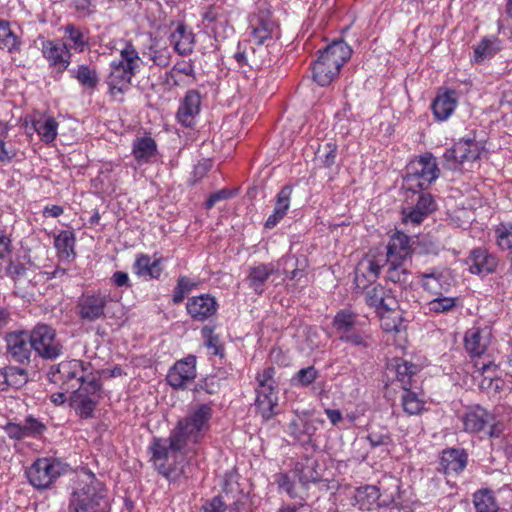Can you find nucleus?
<instances>
[{
	"mask_svg": "<svg viewBox=\"0 0 512 512\" xmlns=\"http://www.w3.org/2000/svg\"><path fill=\"white\" fill-rule=\"evenodd\" d=\"M133 270L140 277L155 279L159 278L162 273L160 260L151 261V258L146 254H141L136 258Z\"/></svg>",
	"mask_w": 512,
	"mask_h": 512,
	"instance_id": "34",
	"label": "nucleus"
},
{
	"mask_svg": "<svg viewBox=\"0 0 512 512\" xmlns=\"http://www.w3.org/2000/svg\"><path fill=\"white\" fill-rule=\"evenodd\" d=\"M500 50V41L495 38H483L474 48V61L481 63L490 59Z\"/></svg>",
	"mask_w": 512,
	"mask_h": 512,
	"instance_id": "40",
	"label": "nucleus"
},
{
	"mask_svg": "<svg viewBox=\"0 0 512 512\" xmlns=\"http://www.w3.org/2000/svg\"><path fill=\"white\" fill-rule=\"evenodd\" d=\"M339 338L340 340L345 341L347 343H351L352 345L355 346H366L364 336L361 333L355 331V329H352L349 332L341 334Z\"/></svg>",
	"mask_w": 512,
	"mask_h": 512,
	"instance_id": "61",
	"label": "nucleus"
},
{
	"mask_svg": "<svg viewBox=\"0 0 512 512\" xmlns=\"http://www.w3.org/2000/svg\"><path fill=\"white\" fill-rule=\"evenodd\" d=\"M280 264L283 265L284 273L290 272V279L300 281L303 277H305V258L298 259L294 255H286L280 260Z\"/></svg>",
	"mask_w": 512,
	"mask_h": 512,
	"instance_id": "44",
	"label": "nucleus"
},
{
	"mask_svg": "<svg viewBox=\"0 0 512 512\" xmlns=\"http://www.w3.org/2000/svg\"><path fill=\"white\" fill-rule=\"evenodd\" d=\"M257 47H249V66L253 69H260L270 63L268 58V45L256 44Z\"/></svg>",
	"mask_w": 512,
	"mask_h": 512,
	"instance_id": "49",
	"label": "nucleus"
},
{
	"mask_svg": "<svg viewBox=\"0 0 512 512\" xmlns=\"http://www.w3.org/2000/svg\"><path fill=\"white\" fill-rule=\"evenodd\" d=\"M196 377V357L189 355L177 361L167 374V382L176 389L186 388Z\"/></svg>",
	"mask_w": 512,
	"mask_h": 512,
	"instance_id": "14",
	"label": "nucleus"
},
{
	"mask_svg": "<svg viewBox=\"0 0 512 512\" xmlns=\"http://www.w3.org/2000/svg\"><path fill=\"white\" fill-rule=\"evenodd\" d=\"M366 302L369 306L382 310H394L396 301L392 297L386 296L385 289L380 286H373L366 292Z\"/></svg>",
	"mask_w": 512,
	"mask_h": 512,
	"instance_id": "35",
	"label": "nucleus"
},
{
	"mask_svg": "<svg viewBox=\"0 0 512 512\" xmlns=\"http://www.w3.org/2000/svg\"><path fill=\"white\" fill-rule=\"evenodd\" d=\"M319 464L316 460L307 459L304 464H302L298 477L300 483L307 487L309 484L322 482V475L318 471Z\"/></svg>",
	"mask_w": 512,
	"mask_h": 512,
	"instance_id": "43",
	"label": "nucleus"
},
{
	"mask_svg": "<svg viewBox=\"0 0 512 512\" xmlns=\"http://www.w3.org/2000/svg\"><path fill=\"white\" fill-rule=\"evenodd\" d=\"M65 470V466L55 458H39L27 469L26 475L33 487L47 489Z\"/></svg>",
	"mask_w": 512,
	"mask_h": 512,
	"instance_id": "11",
	"label": "nucleus"
},
{
	"mask_svg": "<svg viewBox=\"0 0 512 512\" xmlns=\"http://www.w3.org/2000/svg\"><path fill=\"white\" fill-rule=\"evenodd\" d=\"M415 206L427 216L436 210L435 201L429 193H421Z\"/></svg>",
	"mask_w": 512,
	"mask_h": 512,
	"instance_id": "59",
	"label": "nucleus"
},
{
	"mask_svg": "<svg viewBox=\"0 0 512 512\" xmlns=\"http://www.w3.org/2000/svg\"><path fill=\"white\" fill-rule=\"evenodd\" d=\"M32 127L45 143H51L57 136L58 123L53 117H40L32 121Z\"/></svg>",
	"mask_w": 512,
	"mask_h": 512,
	"instance_id": "37",
	"label": "nucleus"
},
{
	"mask_svg": "<svg viewBox=\"0 0 512 512\" xmlns=\"http://www.w3.org/2000/svg\"><path fill=\"white\" fill-rule=\"evenodd\" d=\"M119 54L120 58L113 60L111 65L135 76L140 70L142 59L132 42L124 41L119 49Z\"/></svg>",
	"mask_w": 512,
	"mask_h": 512,
	"instance_id": "18",
	"label": "nucleus"
},
{
	"mask_svg": "<svg viewBox=\"0 0 512 512\" xmlns=\"http://www.w3.org/2000/svg\"><path fill=\"white\" fill-rule=\"evenodd\" d=\"M194 286L195 283L189 278L185 276L179 277L177 285L173 291V302L175 304L181 303L185 298V295L189 293Z\"/></svg>",
	"mask_w": 512,
	"mask_h": 512,
	"instance_id": "57",
	"label": "nucleus"
},
{
	"mask_svg": "<svg viewBox=\"0 0 512 512\" xmlns=\"http://www.w3.org/2000/svg\"><path fill=\"white\" fill-rule=\"evenodd\" d=\"M497 246L502 250L512 249V223L501 222L494 229Z\"/></svg>",
	"mask_w": 512,
	"mask_h": 512,
	"instance_id": "48",
	"label": "nucleus"
},
{
	"mask_svg": "<svg viewBox=\"0 0 512 512\" xmlns=\"http://www.w3.org/2000/svg\"><path fill=\"white\" fill-rule=\"evenodd\" d=\"M41 50L44 58L49 62L50 66L56 68L57 72L62 73L70 65L71 53L68 50L67 43L44 40Z\"/></svg>",
	"mask_w": 512,
	"mask_h": 512,
	"instance_id": "15",
	"label": "nucleus"
},
{
	"mask_svg": "<svg viewBox=\"0 0 512 512\" xmlns=\"http://www.w3.org/2000/svg\"><path fill=\"white\" fill-rule=\"evenodd\" d=\"M419 277L422 281V287L434 295L441 294L440 292V278L441 273L432 269L430 272H421Z\"/></svg>",
	"mask_w": 512,
	"mask_h": 512,
	"instance_id": "52",
	"label": "nucleus"
},
{
	"mask_svg": "<svg viewBox=\"0 0 512 512\" xmlns=\"http://www.w3.org/2000/svg\"><path fill=\"white\" fill-rule=\"evenodd\" d=\"M72 77H74L79 84L87 89H95L99 83V76L96 69L91 68L88 65H79L77 69L71 71Z\"/></svg>",
	"mask_w": 512,
	"mask_h": 512,
	"instance_id": "41",
	"label": "nucleus"
},
{
	"mask_svg": "<svg viewBox=\"0 0 512 512\" xmlns=\"http://www.w3.org/2000/svg\"><path fill=\"white\" fill-rule=\"evenodd\" d=\"M429 310L435 313H443L450 311L455 307V298L438 297L428 303Z\"/></svg>",
	"mask_w": 512,
	"mask_h": 512,
	"instance_id": "58",
	"label": "nucleus"
},
{
	"mask_svg": "<svg viewBox=\"0 0 512 512\" xmlns=\"http://www.w3.org/2000/svg\"><path fill=\"white\" fill-rule=\"evenodd\" d=\"M132 154L139 164L150 162L157 154V145L151 137L137 138L133 142Z\"/></svg>",
	"mask_w": 512,
	"mask_h": 512,
	"instance_id": "31",
	"label": "nucleus"
},
{
	"mask_svg": "<svg viewBox=\"0 0 512 512\" xmlns=\"http://www.w3.org/2000/svg\"><path fill=\"white\" fill-rule=\"evenodd\" d=\"M380 269L381 266L374 260L363 261L355 272V280L359 282L361 276L367 278L368 281H374L378 277Z\"/></svg>",
	"mask_w": 512,
	"mask_h": 512,
	"instance_id": "51",
	"label": "nucleus"
},
{
	"mask_svg": "<svg viewBox=\"0 0 512 512\" xmlns=\"http://www.w3.org/2000/svg\"><path fill=\"white\" fill-rule=\"evenodd\" d=\"M316 429L313 420L301 415H296L288 424L290 435L299 440L303 437L311 438Z\"/></svg>",
	"mask_w": 512,
	"mask_h": 512,
	"instance_id": "36",
	"label": "nucleus"
},
{
	"mask_svg": "<svg viewBox=\"0 0 512 512\" xmlns=\"http://www.w3.org/2000/svg\"><path fill=\"white\" fill-rule=\"evenodd\" d=\"M493 421L494 415L480 406L469 408L463 416L464 429L468 432L482 431Z\"/></svg>",
	"mask_w": 512,
	"mask_h": 512,
	"instance_id": "21",
	"label": "nucleus"
},
{
	"mask_svg": "<svg viewBox=\"0 0 512 512\" xmlns=\"http://www.w3.org/2000/svg\"><path fill=\"white\" fill-rule=\"evenodd\" d=\"M381 327L385 332H400L403 328L400 313L384 310L381 314Z\"/></svg>",
	"mask_w": 512,
	"mask_h": 512,
	"instance_id": "50",
	"label": "nucleus"
},
{
	"mask_svg": "<svg viewBox=\"0 0 512 512\" xmlns=\"http://www.w3.org/2000/svg\"><path fill=\"white\" fill-rule=\"evenodd\" d=\"M187 445L172 434L168 438H155L149 449L155 469L170 482L187 478V460L183 453Z\"/></svg>",
	"mask_w": 512,
	"mask_h": 512,
	"instance_id": "1",
	"label": "nucleus"
},
{
	"mask_svg": "<svg viewBox=\"0 0 512 512\" xmlns=\"http://www.w3.org/2000/svg\"><path fill=\"white\" fill-rule=\"evenodd\" d=\"M143 56L148 57L154 65L166 68L171 63L172 53L167 45L154 40L143 52Z\"/></svg>",
	"mask_w": 512,
	"mask_h": 512,
	"instance_id": "33",
	"label": "nucleus"
},
{
	"mask_svg": "<svg viewBox=\"0 0 512 512\" xmlns=\"http://www.w3.org/2000/svg\"><path fill=\"white\" fill-rule=\"evenodd\" d=\"M320 55L312 67L313 79L320 86L329 85L339 74L341 67L351 55V47L342 40H337L319 51Z\"/></svg>",
	"mask_w": 512,
	"mask_h": 512,
	"instance_id": "2",
	"label": "nucleus"
},
{
	"mask_svg": "<svg viewBox=\"0 0 512 512\" xmlns=\"http://www.w3.org/2000/svg\"><path fill=\"white\" fill-rule=\"evenodd\" d=\"M489 338L490 332L488 330L472 327L465 333V349L472 356H480L487 349Z\"/></svg>",
	"mask_w": 512,
	"mask_h": 512,
	"instance_id": "22",
	"label": "nucleus"
},
{
	"mask_svg": "<svg viewBox=\"0 0 512 512\" xmlns=\"http://www.w3.org/2000/svg\"><path fill=\"white\" fill-rule=\"evenodd\" d=\"M64 32L65 41L63 43H67L69 51L70 49H74L75 51L83 52L84 49L88 47L89 39L79 27L68 24L64 27Z\"/></svg>",
	"mask_w": 512,
	"mask_h": 512,
	"instance_id": "39",
	"label": "nucleus"
},
{
	"mask_svg": "<svg viewBox=\"0 0 512 512\" xmlns=\"http://www.w3.org/2000/svg\"><path fill=\"white\" fill-rule=\"evenodd\" d=\"M469 270L473 274L487 275L497 267V259L486 250L478 248L471 252L468 258Z\"/></svg>",
	"mask_w": 512,
	"mask_h": 512,
	"instance_id": "20",
	"label": "nucleus"
},
{
	"mask_svg": "<svg viewBox=\"0 0 512 512\" xmlns=\"http://www.w3.org/2000/svg\"><path fill=\"white\" fill-rule=\"evenodd\" d=\"M405 261H387L388 269L386 277L389 281L396 284H406L410 277V272L404 266Z\"/></svg>",
	"mask_w": 512,
	"mask_h": 512,
	"instance_id": "47",
	"label": "nucleus"
},
{
	"mask_svg": "<svg viewBox=\"0 0 512 512\" xmlns=\"http://www.w3.org/2000/svg\"><path fill=\"white\" fill-rule=\"evenodd\" d=\"M367 440L372 447L388 446L392 443L391 436L388 432L371 431Z\"/></svg>",
	"mask_w": 512,
	"mask_h": 512,
	"instance_id": "60",
	"label": "nucleus"
},
{
	"mask_svg": "<svg viewBox=\"0 0 512 512\" xmlns=\"http://www.w3.org/2000/svg\"><path fill=\"white\" fill-rule=\"evenodd\" d=\"M291 195L292 187L290 185L284 186L279 191L276 197L273 214H271L265 222L266 228H274L280 222V220L283 219L290 207Z\"/></svg>",
	"mask_w": 512,
	"mask_h": 512,
	"instance_id": "28",
	"label": "nucleus"
},
{
	"mask_svg": "<svg viewBox=\"0 0 512 512\" xmlns=\"http://www.w3.org/2000/svg\"><path fill=\"white\" fill-rule=\"evenodd\" d=\"M80 360L63 361L49 372V380L65 392H73L88 380L87 366Z\"/></svg>",
	"mask_w": 512,
	"mask_h": 512,
	"instance_id": "8",
	"label": "nucleus"
},
{
	"mask_svg": "<svg viewBox=\"0 0 512 512\" xmlns=\"http://www.w3.org/2000/svg\"><path fill=\"white\" fill-rule=\"evenodd\" d=\"M104 496L103 484L93 473L85 471L79 476L78 486L71 494L69 511L97 512Z\"/></svg>",
	"mask_w": 512,
	"mask_h": 512,
	"instance_id": "4",
	"label": "nucleus"
},
{
	"mask_svg": "<svg viewBox=\"0 0 512 512\" xmlns=\"http://www.w3.org/2000/svg\"><path fill=\"white\" fill-rule=\"evenodd\" d=\"M411 388L403 389L401 403L405 413L409 415H418L424 410L425 402L419 398L418 394L411 391Z\"/></svg>",
	"mask_w": 512,
	"mask_h": 512,
	"instance_id": "45",
	"label": "nucleus"
},
{
	"mask_svg": "<svg viewBox=\"0 0 512 512\" xmlns=\"http://www.w3.org/2000/svg\"><path fill=\"white\" fill-rule=\"evenodd\" d=\"M479 157L480 148L478 143L470 139H462L444 153V167L449 170H456L464 162L475 161Z\"/></svg>",
	"mask_w": 512,
	"mask_h": 512,
	"instance_id": "12",
	"label": "nucleus"
},
{
	"mask_svg": "<svg viewBox=\"0 0 512 512\" xmlns=\"http://www.w3.org/2000/svg\"><path fill=\"white\" fill-rule=\"evenodd\" d=\"M225 504L222 499L218 496L212 498L210 501L206 502L199 512H224Z\"/></svg>",
	"mask_w": 512,
	"mask_h": 512,
	"instance_id": "63",
	"label": "nucleus"
},
{
	"mask_svg": "<svg viewBox=\"0 0 512 512\" xmlns=\"http://www.w3.org/2000/svg\"><path fill=\"white\" fill-rule=\"evenodd\" d=\"M212 407L210 404H201L193 409L171 431L174 437L187 445L189 442L197 443L210 427Z\"/></svg>",
	"mask_w": 512,
	"mask_h": 512,
	"instance_id": "5",
	"label": "nucleus"
},
{
	"mask_svg": "<svg viewBox=\"0 0 512 512\" xmlns=\"http://www.w3.org/2000/svg\"><path fill=\"white\" fill-rule=\"evenodd\" d=\"M252 29V40L255 44H264L266 40L272 38L277 29L270 12L261 11L254 14L249 19Z\"/></svg>",
	"mask_w": 512,
	"mask_h": 512,
	"instance_id": "16",
	"label": "nucleus"
},
{
	"mask_svg": "<svg viewBox=\"0 0 512 512\" xmlns=\"http://www.w3.org/2000/svg\"><path fill=\"white\" fill-rule=\"evenodd\" d=\"M120 303L106 292L83 293L77 302V315L84 322H95L106 317L116 318L121 312Z\"/></svg>",
	"mask_w": 512,
	"mask_h": 512,
	"instance_id": "3",
	"label": "nucleus"
},
{
	"mask_svg": "<svg viewBox=\"0 0 512 512\" xmlns=\"http://www.w3.org/2000/svg\"><path fill=\"white\" fill-rule=\"evenodd\" d=\"M133 77L128 72L110 64V72L106 78L110 95L114 98H117L118 95L122 96L131 85Z\"/></svg>",
	"mask_w": 512,
	"mask_h": 512,
	"instance_id": "27",
	"label": "nucleus"
},
{
	"mask_svg": "<svg viewBox=\"0 0 512 512\" xmlns=\"http://www.w3.org/2000/svg\"><path fill=\"white\" fill-rule=\"evenodd\" d=\"M411 256L410 238L397 231L387 246V261H406Z\"/></svg>",
	"mask_w": 512,
	"mask_h": 512,
	"instance_id": "24",
	"label": "nucleus"
},
{
	"mask_svg": "<svg viewBox=\"0 0 512 512\" xmlns=\"http://www.w3.org/2000/svg\"><path fill=\"white\" fill-rule=\"evenodd\" d=\"M21 424L26 438L39 436L46 430L45 424L33 416L26 417Z\"/></svg>",
	"mask_w": 512,
	"mask_h": 512,
	"instance_id": "56",
	"label": "nucleus"
},
{
	"mask_svg": "<svg viewBox=\"0 0 512 512\" xmlns=\"http://www.w3.org/2000/svg\"><path fill=\"white\" fill-rule=\"evenodd\" d=\"M456 106V93L454 90H448L436 96L431 108L437 120L445 121L452 115Z\"/></svg>",
	"mask_w": 512,
	"mask_h": 512,
	"instance_id": "26",
	"label": "nucleus"
},
{
	"mask_svg": "<svg viewBox=\"0 0 512 512\" xmlns=\"http://www.w3.org/2000/svg\"><path fill=\"white\" fill-rule=\"evenodd\" d=\"M355 315L349 311L342 310L334 318L333 324L336 330L341 334L354 329Z\"/></svg>",
	"mask_w": 512,
	"mask_h": 512,
	"instance_id": "53",
	"label": "nucleus"
},
{
	"mask_svg": "<svg viewBox=\"0 0 512 512\" xmlns=\"http://www.w3.org/2000/svg\"><path fill=\"white\" fill-rule=\"evenodd\" d=\"M279 487L285 491L291 498H297L294 482L286 474H281L278 479Z\"/></svg>",
	"mask_w": 512,
	"mask_h": 512,
	"instance_id": "62",
	"label": "nucleus"
},
{
	"mask_svg": "<svg viewBox=\"0 0 512 512\" xmlns=\"http://www.w3.org/2000/svg\"><path fill=\"white\" fill-rule=\"evenodd\" d=\"M473 503L476 512H497L499 507L496 499L489 489H482L474 493Z\"/></svg>",
	"mask_w": 512,
	"mask_h": 512,
	"instance_id": "42",
	"label": "nucleus"
},
{
	"mask_svg": "<svg viewBox=\"0 0 512 512\" xmlns=\"http://www.w3.org/2000/svg\"><path fill=\"white\" fill-rule=\"evenodd\" d=\"M33 351L42 359L53 361L64 354V345L55 330L46 324H38L30 331Z\"/></svg>",
	"mask_w": 512,
	"mask_h": 512,
	"instance_id": "9",
	"label": "nucleus"
},
{
	"mask_svg": "<svg viewBox=\"0 0 512 512\" xmlns=\"http://www.w3.org/2000/svg\"><path fill=\"white\" fill-rule=\"evenodd\" d=\"M186 309L193 319L204 321L216 313L217 302L214 297L203 294L189 299Z\"/></svg>",
	"mask_w": 512,
	"mask_h": 512,
	"instance_id": "19",
	"label": "nucleus"
},
{
	"mask_svg": "<svg viewBox=\"0 0 512 512\" xmlns=\"http://www.w3.org/2000/svg\"><path fill=\"white\" fill-rule=\"evenodd\" d=\"M4 430L12 439L21 440L26 438L21 423L10 422L4 427Z\"/></svg>",
	"mask_w": 512,
	"mask_h": 512,
	"instance_id": "64",
	"label": "nucleus"
},
{
	"mask_svg": "<svg viewBox=\"0 0 512 512\" xmlns=\"http://www.w3.org/2000/svg\"><path fill=\"white\" fill-rule=\"evenodd\" d=\"M274 272L275 268L272 264H258L251 267L247 276L249 287L257 294L263 293L265 282Z\"/></svg>",
	"mask_w": 512,
	"mask_h": 512,
	"instance_id": "30",
	"label": "nucleus"
},
{
	"mask_svg": "<svg viewBox=\"0 0 512 512\" xmlns=\"http://www.w3.org/2000/svg\"><path fill=\"white\" fill-rule=\"evenodd\" d=\"M388 369L395 373L396 380L401 383L402 389L412 387V379L419 370L417 365L403 359H396Z\"/></svg>",
	"mask_w": 512,
	"mask_h": 512,
	"instance_id": "32",
	"label": "nucleus"
},
{
	"mask_svg": "<svg viewBox=\"0 0 512 512\" xmlns=\"http://www.w3.org/2000/svg\"><path fill=\"white\" fill-rule=\"evenodd\" d=\"M7 385L15 388L22 387L28 381L25 369L15 366L6 367Z\"/></svg>",
	"mask_w": 512,
	"mask_h": 512,
	"instance_id": "54",
	"label": "nucleus"
},
{
	"mask_svg": "<svg viewBox=\"0 0 512 512\" xmlns=\"http://www.w3.org/2000/svg\"><path fill=\"white\" fill-rule=\"evenodd\" d=\"M201 95L196 90H189L183 97L178 111L176 113L177 120L186 127H191L195 123L196 116L201 109Z\"/></svg>",
	"mask_w": 512,
	"mask_h": 512,
	"instance_id": "17",
	"label": "nucleus"
},
{
	"mask_svg": "<svg viewBox=\"0 0 512 512\" xmlns=\"http://www.w3.org/2000/svg\"><path fill=\"white\" fill-rule=\"evenodd\" d=\"M467 464V454L464 450H444L440 460V470L446 475H457L464 470Z\"/></svg>",
	"mask_w": 512,
	"mask_h": 512,
	"instance_id": "23",
	"label": "nucleus"
},
{
	"mask_svg": "<svg viewBox=\"0 0 512 512\" xmlns=\"http://www.w3.org/2000/svg\"><path fill=\"white\" fill-rule=\"evenodd\" d=\"M54 246L62 260H70L75 257V235L72 231H61L54 239Z\"/></svg>",
	"mask_w": 512,
	"mask_h": 512,
	"instance_id": "38",
	"label": "nucleus"
},
{
	"mask_svg": "<svg viewBox=\"0 0 512 512\" xmlns=\"http://www.w3.org/2000/svg\"><path fill=\"white\" fill-rule=\"evenodd\" d=\"M274 375L275 369L271 366L256 375L255 406L264 420H269L278 413V392Z\"/></svg>",
	"mask_w": 512,
	"mask_h": 512,
	"instance_id": "6",
	"label": "nucleus"
},
{
	"mask_svg": "<svg viewBox=\"0 0 512 512\" xmlns=\"http://www.w3.org/2000/svg\"><path fill=\"white\" fill-rule=\"evenodd\" d=\"M101 399V383L99 377L89 373L88 380L74 390L70 396V406L84 419L91 418Z\"/></svg>",
	"mask_w": 512,
	"mask_h": 512,
	"instance_id": "7",
	"label": "nucleus"
},
{
	"mask_svg": "<svg viewBox=\"0 0 512 512\" xmlns=\"http://www.w3.org/2000/svg\"><path fill=\"white\" fill-rule=\"evenodd\" d=\"M7 353L11 359L20 364L29 363L31 352L30 332L13 331L5 336Z\"/></svg>",
	"mask_w": 512,
	"mask_h": 512,
	"instance_id": "13",
	"label": "nucleus"
},
{
	"mask_svg": "<svg viewBox=\"0 0 512 512\" xmlns=\"http://www.w3.org/2000/svg\"><path fill=\"white\" fill-rule=\"evenodd\" d=\"M19 40L11 29L9 22L0 20V49H7L9 52L19 49Z\"/></svg>",
	"mask_w": 512,
	"mask_h": 512,
	"instance_id": "46",
	"label": "nucleus"
},
{
	"mask_svg": "<svg viewBox=\"0 0 512 512\" xmlns=\"http://www.w3.org/2000/svg\"><path fill=\"white\" fill-rule=\"evenodd\" d=\"M439 172L435 157L426 153L407 166L404 180L410 190L427 189L438 178Z\"/></svg>",
	"mask_w": 512,
	"mask_h": 512,
	"instance_id": "10",
	"label": "nucleus"
},
{
	"mask_svg": "<svg viewBox=\"0 0 512 512\" xmlns=\"http://www.w3.org/2000/svg\"><path fill=\"white\" fill-rule=\"evenodd\" d=\"M319 377V372L314 366L300 369L293 377L292 382L299 386H309Z\"/></svg>",
	"mask_w": 512,
	"mask_h": 512,
	"instance_id": "55",
	"label": "nucleus"
},
{
	"mask_svg": "<svg viewBox=\"0 0 512 512\" xmlns=\"http://www.w3.org/2000/svg\"><path fill=\"white\" fill-rule=\"evenodd\" d=\"M355 505L363 511H373L380 507V492L376 486L359 487L354 495Z\"/></svg>",
	"mask_w": 512,
	"mask_h": 512,
	"instance_id": "29",
	"label": "nucleus"
},
{
	"mask_svg": "<svg viewBox=\"0 0 512 512\" xmlns=\"http://www.w3.org/2000/svg\"><path fill=\"white\" fill-rule=\"evenodd\" d=\"M170 43L173 46L174 51L179 55H189L193 52L194 49V34L184 24L180 23L171 33Z\"/></svg>",
	"mask_w": 512,
	"mask_h": 512,
	"instance_id": "25",
	"label": "nucleus"
}]
</instances>
